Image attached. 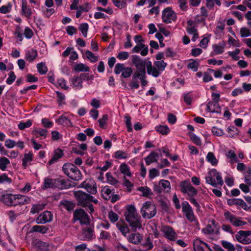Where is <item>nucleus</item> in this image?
<instances>
[{
	"label": "nucleus",
	"mask_w": 251,
	"mask_h": 251,
	"mask_svg": "<svg viewBox=\"0 0 251 251\" xmlns=\"http://www.w3.org/2000/svg\"><path fill=\"white\" fill-rule=\"evenodd\" d=\"M116 226L124 236H126L129 232V228L127 225L123 221H120L116 224Z\"/></svg>",
	"instance_id": "30"
},
{
	"label": "nucleus",
	"mask_w": 251,
	"mask_h": 251,
	"mask_svg": "<svg viewBox=\"0 0 251 251\" xmlns=\"http://www.w3.org/2000/svg\"><path fill=\"white\" fill-rule=\"evenodd\" d=\"M222 245L223 247L228 251H235V248L233 245L226 241H222Z\"/></svg>",
	"instance_id": "57"
},
{
	"label": "nucleus",
	"mask_w": 251,
	"mask_h": 251,
	"mask_svg": "<svg viewBox=\"0 0 251 251\" xmlns=\"http://www.w3.org/2000/svg\"><path fill=\"white\" fill-rule=\"evenodd\" d=\"M159 184L162 187L163 191L164 192H169L171 190L170 183L167 180H161L159 181Z\"/></svg>",
	"instance_id": "44"
},
{
	"label": "nucleus",
	"mask_w": 251,
	"mask_h": 251,
	"mask_svg": "<svg viewBox=\"0 0 251 251\" xmlns=\"http://www.w3.org/2000/svg\"><path fill=\"white\" fill-rule=\"evenodd\" d=\"M87 58L93 63L96 62L99 60V57L96 56L95 54L89 50H87L85 52Z\"/></svg>",
	"instance_id": "54"
},
{
	"label": "nucleus",
	"mask_w": 251,
	"mask_h": 251,
	"mask_svg": "<svg viewBox=\"0 0 251 251\" xmlns=\"http://www.w3.org/2000/svg\"><path fill=\"white\" fill-rule=\"evenodd\" d=\"M226 45V42L224 41L217 44H213L212 45L213 51L211 52V54L215 55L223 53L224 52Z\"/></svg>",
	"instance_id": "21"
},
{
	"label": "nucleus",
	"mask_w": 251,
	"mask_h": 251,
	"mask_svg": "<svg viewBox=\"0 0 251 251\" xmlns=\"http://www.w3.org/2000/svg\"><path fill=\"white\" fill-rule=\"evenodd\" d=\"M73 70L75 72H89L90 68L83 63H78L75 65L74 67Z\"/></svg>",
	"instance_id": "37"
},
{
	"label": "nucleus",
	"mask_w": 251,
	"mask_h": 251,
	"mask_svg": "<svg viewBox=\"0 0 251 251\" xmlns=\"http://www.w3.org/2000/svg\"><path fill=\"white\" fill-rule=\"evenodd\" d=\"M146 63L145 60H142L139 56H132V63L136 68V71L133 73L132 76L146 73Z\"/></svg>",
	"instance_id": "6"
},
{
	"label": "nucleus",
	"mask_w": 251,
	"mask_h": 251,
	"mask_svg": "<svg viewBox=\"0 0 251 251\" xmlns=\"http://www.w3.org/2000/svg\"><path fill=\"white\" fill-rule=\"evenodd\" d=\"M226 130L228 133V136L230 137H233L235 135H237L239 133L237 128L233 126H229Z\"/></svg>",
	"instance_id": "52"
},
{
	"label": "nucleus",
	"mask_w": 251,
	"mask_h": 251,
	"mask_svg": "<svg viewBox=\"0 0 251 251\" xmlns=\"http://www.w3.org/2000/svg\"><path fill=\"white\" fill-rule=\"evenodd\" d=\"M202 232L204 234L206 235H212L214 233L218 234L219 233L218 230L215 231L212 226L210 225H207L205 228H203L202 229Z\"/></svg>",
	"instance_id": "49"
},
{
	"label": "nucleus",
	"mask_w": 251,
	"mask_h": 251,
	"mask_svg": "<svg viewBox=\"0 0 251 251\" xmlns=\"http://www.w3.org/2000/svg\"><path fill=\"white\" fill-rule=\"evenodd\" d=\"M146 77V73L137 75L135 76H132V80L129 83V85L132 88L138 89L139 87V82L138 81V79H139L141 81L142 86L144 87L148 84Z\"/></svg>",
	"instance_id": "12"
},
{
	"label": "nucleus",
	"mask_w": 251,
	"mask_h": 251,
	"mask_svg": "<svg viewBox=\"0 0 251 251\" xmlns=\"http://www.w3.org/2000/svg\"><path fill=\"white\" fill-rule=\"evenodd\" d=\"M142 236L139 233H132L128 237L129 242L134 244H138L141 242Z\"/></svg>",
	"instance_id": "35"
},
{
	"label": "nucleus",
	"mask_w": 251,
	"mask_h": 251,
	"mask_svg": "<svg viewBox=\"0 0 251 251\" xmlns=\"http://www.w3.org/2000/svg\"><path fill=\"white\" fill-rule=\"evenodd\" d=\"M36 251H50L48 243L41 241H38L35 244Z\"/></svg>",
	"instance_id": "32"
},
{
	"label": "nucleus",
	"mask_w": 251,
	"mask_h": 251,
	"mask_svg": "<svg viewBox=\"0 0 251 251\" xmlns=\"http://www.w3.org/2000/svg\"><path fill=\"white\" fill-rule=\"evenodd\" d=\"M195 251H212L209 246L200 239H196L193 242Z\"/></svg>",
	"instance_id": "17"
},
{
	"label": "nucleus",
	"mask_w": 251,
	"mask_h": 251,
	"mask_svg": "<svg viewBox=\"0 0 251 251\" xmlns=\"http://www.w3.org/2000/svg\"><path fill=\"white\" fill-rule=\"evenodd\" d=\"M79 187L85 189L90 194L95 195L97 193V184L93 179H85L80 184Z\"/></svg>",
	"instance_id": "13"
},
{
	"label": "nucleus",
	"mask_w": 251,
	"mask_h": 251,
	"mask_svg": "<svg viewBox=\"0 0 251 251\" xmlns=\"http://www.w3.org/2000/svg\"><path fill=\"white\" fill-rule=\"evenodd\" d=\"M9 164L10 161L7 158L5 157L0 158V169L1 171H5L7 168V165Z\"/></svg>",
	"instance_id": "51"
},
{
	"label": "nucleus",
	"mask_w": 251,
	"mask_h": 251,
	"mask_svg": "<svg viewBox=\"0 0 251 251\" xmlns=\"http://www.w3.org/2000/svg\"><path fill=\"white\" fill-rule=\"evenodd\" d=\"M79 29L81 31L83 35L86 37L87 35V31L88 29V25L86 23H83L80 25Z\"/></svg>",
	"instance_id": "63"
},
{
	"label": "nucleus",
	"mask_w": 251,
	"mask_h": 251,
	"mask_svg": "<svg viewBox=\"0 0 251 251\" xmlns=\"http://www.w3.org/2000/svg\"><path fill=\"white\" fill-rule=\"evenodd\" d=\"M224 215L225 219L234 226H241L247 224L246 222L243 220L242 218L237 217L228 211H226Z\"/></svg>",
	"instance_id": "10"
},
{
	"label": "nucleus",
	"mask_w": 251,
	"mask_h": 251,
	"mask_svg": "<svg viewBox=\"0 0 251 251\" xmlns=\"http://www.w3.org/2000/svg\"><path fill=\"white\" fill-rule=\"evenodd\" d=\"M182 212L185 214L187 219L191 222L196 221V217L194 215L192 207L187 201H183L182 203Z\"/></svg>",
	"instance_id": "14"
},
{
	"label": "nucleus",
	"mask_w": 251,
	"mask_h": 251,
	"mask_svg": "<svg viewBox=\"0 0 251 251\" xmlns=\"http://www.w3.org/2000/svg\"><path fill=\"white\" fill-rule=\"evenodd\" d=\"M155 129L157 132L161 133L163 135L167 134L170 131V129L168 127L164 126H156Z\"/></svg>",
	"instance_id": "55"
},
{
	"label": "nucleus",
	"mask_w": 251,
	"mask_h": 251,
	"mask_svg": "<svg viewBox=\"0 0 251 251\" xmlns=\"http://www.w3.org/2000/svg\"><path fill=\"white\" fill-rule=\"evenodd\" d=\"M162 231L165 237L171 241L175 240L177 237L176 233L171 226H164L162 227Z\"/></svg>",
	"instance_id": "19"
},
{
	"label": "nucleus",
	"mask_w": 251,
	"mask_h": 251,
	"mask_svg": "<svg viewBox=\"0 0 251 251\" xmlns=\"http://www.w3.org/2000/svg\"><path fill=\"white\" fill-rule=\"evenodd\" d=\"M63 151L60 148L55 150L52 158L49 161V164L50 165L54 163L58 159L61 158L63 156Z\"/></svg>",
	"instance_id": "26"
},
{
	"label": "nucleus",
	"mask_w": 251,
	"mask_h": 251,
	"mask_svg": "<svg viewBox=\"0 0 251 251\" xmlns=\"http://www.w3.org/2000/svg\"><path fill=\"white\" fill-rule=\"evenodd\" d=\"M12 5L10 3H8L6 5H3L0 7V13L2 14H6L11 11Z\"/></svg>",
	"instance_id": "62"
},
{
	"label": "nucleus",
	"mask_w": 251,
	"mask_h": 251,
	"mask_svg": "<svg viewBox=\"0 0 251 251\" xmlns=\"http://www.w3.org/2000/svg\"><path fill=\"white\" fill-rule=\"evenodd\" d=\"M63 173L70 178L78 180L81 178L82 175L78 168L71 163H65L62 167Z\"/></svg>",
	"instance_id": "3"
},
{
	"label": "nucleus",
	"mask_w": 251,
	"mask_h": 251,
	"mask_svg": "<svg viewBox=\"0 0 251 251\" xmlns=\"http://www.w3.org/2000/svg\"><path fill=\"white\" fill-rule=\"evenodd\" d=\"M73 219L75 221H79L81 225H88L90 223V219L89 215L82 208L76 209L74 211Z\"/></svg>",
	"instance_id": "7"
},
{
	"label": "nucleus",
	"mask_w": 251,
	"mask_h": 251,
	"mask_svg": "<svg viewBox=\"0 0 251 251\" xmlns=\"http://www.w3.org/2000/svg\"><path fill=\"white\" fill-rule=\"evenodd\" d=\"M71 85L75 89H80L82 88V80L80 76L75 75L71 79Z\"/></svg>",
	"instance_id": "28"
},
{
	"label": "nucleus",
	"mask_w": 251,
	"mask_h": 251,
	"mask_svg": "<svg viewBox=\"0 0 251 251\" xmlns=\"http://www.w3.org/2000/svg\"><path fill=\"white\" fill-rule=\"evenodd\" d=\"M227 203L229 205H239L244 209H246L247 205L245 202L242 199H232L227 201Z\"/></svg>",
	"instance_id": "29"
},
{
	"label": "nucleus",
	"mask_w": 251,
	"mask_h": 251,
	"mask_svg": "<svg viewBox=\"0 0 251 251\" xmlns=\"http://www.w3.org/2000/svg\"><path fill=\"white\" fill-rule=\"evenodd\" d=\"M207 110L212 113H220L221 108L218 102L210 101L207 104Z\"/></svg>",
	"instance_id": "25"
},
{
	"label": "nucleus",
	"mask_w": 251,
	"mask_h": 251,
	"mask_svg": "<svg viewBox=\"0 0 251 251\" xmlns=\"http://www.w3.org/2000/svg\"><path fill=\"white\" fill-rule=\"evenodd\" d=\"M137 190L142 192V196L145 197H149L152 195L151 189L147 186L139 187Z\"/></svg>",
	"instance_id": "42"
},
{
	"label": "nucleus",
	"mask_w": 251,
	"mask_h": 251,
	"mask_svg": "<svg viewBox=\"0 0 251 251\" xmlns=\"http://www.w3.org/2000/svg\"><path fill=\"white\" fill-rule=\"evenodd\" d=\"M22 13L27 18H30L32 14L31 9L27 6L26 0H22Z\"/></svg>",
	"instance_id": "31"
},
{
	"label": "nucleus",
	"mask_w": 251,
	"mask_h": 251,
	"mask_svg": "<svg viewBox=\"0 0 251 251\" xmlns=\"http://www.w3.org/2000/svg\"><path fill=\"white\" fill-rule=\"evenodd\" d=\"M114 73L116 75L121 73V77L126 78L132 75L133 69L130 67H126L124 64L117 63L115 66Z\"/></svg>",
	"instance_id": "9"
},
{
	"label": "nucleus",
	"mask_w": 251,
	"mask_h": 251,
	"mask_svg": "<svg viewBox=\"0 0 251 251\" xmlns=\"http://www.w3.org/2000/svg\"><path fill=\"white\" fill-rule=\"evenodd\" d=\"M33 160V153L31 152H29L27 153L24 154V157L22 159V165L25 168L27 166V163L31 162Z\"/></svg>",
	"instance_id": "40"
},
{
	"label": "nucleus",
	"mask_w": 251,
	"mask_h": 251,
	"mask_svg": "<svg viewBox=\"0 0 251 251\" xmlns=\"http://www.w3.org/2000/svg\"><path fill=\"white\" fill-rule=\"evenodd\" d=\"M115 157L118 159H126L127 157V154L126 152L119 150L115 152Z\"/></svg>",
	"instance_id": "60"
},
{
	"label": "nucleus",
	"mask_w": 251,
	"mask_h": 251,
	"mask_svg": "<svg viewBox=\"0 0 251 251\" xmlns=\"http://www.w3.org/2000/svg\"><path fill=\"white\" fill-rule=\"evenodd\" d=\"M154 65L157 68L161 73L167 66V63L163 60L156 61L154 62Z\"/></svg>",
	"instance_id": "48"
},
{
	"label": "nucleus",
	"mask_w": 251,
	"mask_h": 251,
	"mask_svg": "<svg viewBox=\"0 0 251 251\" xmlns=\"http://www.w3.org/2000/svg\"><path fill=\"white\" fill-rule=\"evenodd\" d=\"M74 197L78 205L87 208L90 214L94 211V208L91 202L97 204L98 201L93 196L79 190L74 192Z\"/></svg>",
	"instance_id": "1"
},
{
	"label": "nucleus",
	"mask_w": 251,
	"mask_h": 251,
	"mask_svg": "<svg viewBox=\"0 0 251 251\" xmlns=\"http://www.w3.org/2000/svg\"><path fill=\"white\" fill-rule=\"evenodd\" d=\"M206 160L213 166H216L218 162V160L216 159L214 153L212 152H209L208 153L206 156Z\"/></svg>",
	"instance_id": "45"
},
{
	"label": "nucleus",
	"mask_w": 251,
	"mask_h": 251,
	"mask_svg": "<svg viewBox=\"0 0 251 251\" xmlns=\"http://www.w3.org/2000/svg\"><path fill=\"white\" fill-rule=\"evenodd\" d=\"M161 18L164 23L170 24L176 21L177 16L171 7H167L162 11Z\"/></svg>",
	"instance_id": "8"
},
{
	"label": "nucleus",
	"mask_w": 251,
	"mask_h": 251,
	"mask_svg": "<svg viewBox=\"0 0 251 251\" xmlns=\"http://www.w3.org/2000/svg\"><path fill=\"white\" fill-rule=\"evenodd\" d=\"M102 196L105 200H110L112 191L108 186H105L101 190Z\"/></svg>",
	"instance_id": "43"
},
{
	"label": "nucleus",
	"mask_w": 251,
	"mask_h": 251,
	"mask_svg": "<svg viewBox=\"0 0 251 251\" xmlns=\"http://www.w3.org/2000/svg\"><path fill=\"white\" fill-rule=\"evenodd\" d=\"M181 192L187 194L190 197H193L197 194L198 191L190 183L189 181H184L180 184Z\"/></svg>",
	"instance_id": "11"
},
{
	"label": "nucleus",
	"mask_w": 251,
	"mask_h": 251,
	"mask_svg": "<svg viewBox=\"0 0 251 251\" xmlns=\"http://www.w3.org/2000/svg\"><path fill=\"white\" fill-rule=\"evenodd\" d=\"M37 68L39 73L41 75L46 74L48 72V68L44 62L37 64Z\"/></svg>",
	"instance_id": "50"
},
{
	"label": "nucleus",
	"mask_w": 251,
	"mask_h": 251,
	"mask_svg": "<svg viewBox=\"0 0 251 251\" xmlns=\"http://www.w3.org/2000/svg\"><path fill=\"white\" fill-rule=\"evenodd\" d=\"M146 67L148 75H151L155 77H157L160 75L161 73L155 66L152 65L151 61H148L147 62Z\"/></svg>",
	"instance_id": "22"
},
{
	"label": "nucleus",
	"mask_w": 251,
	"mask_h": 251,
	"mask_svg": "<svg viewBox=\"0 0 251 251\" xmlns=\"http://www.w3.org/2000/svg\"><path fill=\"white\" fill-rule=\"evenodd\" d=\"M46 204L45 203H39L37 204L32 205V208L30 210V213L32 214L38 213L40 211L43 210Z\"/></svg>",
	"instance_id": "39"
},
{
	"label": "nucleus",
	"mask_w": 251,
	"mask_h": 251,
	"mask_svg": "<svg viewBox=\"0 0 251 251\" xmlns=\"http://www.w3.org/2000/svg\"><path fill=\"white\" fill-rule=\"evenodd\" d=\"M251 234L250 230H240L236 235V238L238 242L243 244H249L251 243V238L249 237Z\"/></svg>",
	"instance_id": "16"
},
{
	"label": "nucleus",
	"mask_w": 251,
	"mask_h": 251,
	"mask_svg": "<svg viewBox=\"0 0 251 251\" xmlns=\"http://www.w3.org/2000/svg\"><path fill=\"white\" fill-rule=\"evenodd\" d=\"M187 23L188 26L186 27V30L189 34H192L197 31V28H195V23L194 21L189 20Z\"/></svg>",
	"instance_id": "41"
},
{
	"label": "nucleus",
	"mask_w": 251,
	"mask_h": 251,
	"mask_svg": "<svg viewBox=\"0 0 251 251\" xmlns=\"http://www.w3.org/2000/svg\"><path fill=\"white\" fill-rule=\"evenodd\" d=\"M108 218L111 222L114 223L117 222L119 219V216L117 214L111 211L108 213Z\"/></svg>",
	"instance_id": "64"
},
{
	"label": "nucleus",
	"mask_w": 251,
	"mask_h": 251,
	"mask_svg": "<svg viewBox=\"0 0 251 251\" xmlns=\"http://www.w3.org/2000/svg\"><path fill=\"white\" fill-rule=\"evenodd\" d=\"M56 181V189L60 190L67 189L70 188L72 186L71 184L68 179L55 178Z\"/></svg>",
	"instance_id": "23"
},
{
	"label": "nucleus",
	"mask_w": 251,
	"mask_h": 251,
	"mask_svg": "<svg viewBox=\"0 0 251 251\" xmlns=\"http://www.w3.org/2000/svg\"><path fill=\"white\" fill-rule=\"evenodd\" d=\"M226 155L227 158L230 159V161L232 163H233L234 162H238L236 155L233 151H232V150L228 151H227Z\"/></svg>",
	"instance_id": "56"
},
{
	"label": "nucleus",
	"mask_w": 251,
	"mask_h": 251,
	"mask_svg": "<svg viewBox=\"0 0 251 251\" xmlns=\"http://www.w3.org/2000/svg\"><path fill=\"white\" fill-rule=\"evenodd\" d=\"M82 235L83 240L89 241L95 237L94 232V227L91 226L85 227L83 228L82 231Z\"/></svg>",
	"instance_id": "20"
},
{
	"label": "nucleus",
	"mask_w": 251,
	"mask_h": 251,
	"mask_svg": "<svg viewBox=\"0 0 251 251\" xmlns=\"http://www.w3.org/2000/svg\"><path fill=\"white\" fill-rule=\"evenodd\" d=\"M32 121L30 120H27L26 122H20L18 126L21 130H24L25 128L29 127L31 126Z\"/></svg>",
	"instance_id": "61"
},
{
	"label": "nucleus",
	"mask_w": 251,
	"mask_h": 251,
	"mask_svg": "<svg viewBox=\"0 0 251 251\" xmlns=\"http://www.w3.org/2000/svg\"><path fill=\"white\" fill-rule=\"evenodd\" d=\"M30 201V199L26 196H23L20 194L16 195L15 206L18 205H25L29 203Z\"/></svg>",
	"instance_id": "27"
},
{
	"label": "nucleus",
	"mask_w": 251,
	"mask_h": 251,
	"mask_svg": "<svg viewBox=\"0 0 251 251\" xmlns=\"http://www.w3.org/2000/svg\"><path fill=\"white\" fill-rule=\"evenodd\" d=\"M56 122L60 125L64 126H72L73 124L67 117L64 115L60 116L59 118L56 120Z\"/></svg>",
	"instance_id": "33"
},
{
	"label": "nucleus",
	"mask_w": 251,
	"mask_h": 251,
	"mask_svg": "<svg viewBox=\"0 0 251 251\" xmlns=\"http://www.w3.org/2000/svg\"><path fill=\"white\" fill-rule=\"evenodd\" d=\"M38 53L36 50L31 49L27 51L25 55V59L29 61H33L37 56Z\"/></svg>",
	"instance_id": "36"
},
{
	"label": "nucleus",
	"mask_w": 251,
	"mask_h": 251,
	"mask_svg": "<svg viewBox=\"0 0 251 251\" xmlns=\"http://www.w3.org/2000/svg\"><path fill=\"white\" fill-rule=\"evenodd\" d=\"M112 2L115 6L120 9L124 8L126 5V0H112Z\"/></svg>",
	"instance_id": "58"
},
{
	"label": "nucleus",
	"mask_w": 251,
	"mask_h": 251,
	"mask_svg": "<svg viewBox=\"0 0 251 251\" xmlns=\"http://www.w3.org/2000/svg\"><path fill=\"white\" fill-rule=\"evenodd\" d=\"M53 215L49 211H45L41 213L36 219V222L38 224H44L50 222L52 220Z\"/></svg>",
	"instance_id": "18"
},
{
	"label": "nucleus",
	"mask_w": 251,
	"mask_h": 251,
	"mask_svg": "<svg viewBox=\"0 0 251 251\" xmlns=\"http://www.w3.org/2000/svg\"><path fill=\"white\" fill-rule=\"evenodd\" d=\"M16 195L3 193L0 196V201L8 206H15Z\"/></svg>",
	"instance_id": "15"
},
{
	"label": "nucleus",
	"mask_w": 251,
	"mask_h": 251,
	"mask_svg": "<svg viewBox=\"0 0 251 251\" xmlns=\"http://www.w3.org/2000/svg\"><path fill=\"white\" fill-rule=\"evenodd\" d=\"M41 188L43 190H45L49 188L56 189L55 178L51 179L49 177H46L44 179L43 184Z\"/></svg>",
	"instance_id": "24"
},
{
	"label": "nucleus",
	"mask_w": 251,
	"mask_h": 251,
	"mask_svg": "<svg viewBox=\"0 0 251 251\" xmlns=\"http://www.w3.org/2000/svg\"><path fill=\"white\" fill-rule=\"evenodd\" d=\"M140 212L143 218L150 219L156 215V208L153 203L148 201L144 203Z\"/></svg>",
	"instance_id": "5"
},
{
	"label": "nucleus",
	"mask_w": 251,
	"mask_h": 251,
	"mask_svg": "<svg viewBox=\"0 0 251 251\" xmlns=\"http://www.w3.org/2000/svg\"><path fill=\"white\" fill-rule=\"evenodd\" d=\"M205 180L207 183L215 187L218 185L222 186L224 184L221 174L215 169L209 171L208 176L205 177Z\"/></svg>",
	"instance_id": "4"
},
{
	"label": "nucleus",
	"mask_w": 251,
	"mask_h": 251,
	"mask_svg": "<svg viewBox=\"0 0 251 251\" xmlns=\"http://www.w3.org/2000/svg\"><path fill=\"white\" fill-rule=\"evenodd\" d=\"M47 130L46 129L38 128L35 129L33 133L36 137H43L45 138L47 134Z\"/></svg>",
	"instance_id": "47"
},
{
	"label": "nucleus",
	"mask_w": 251,
	"mask_h": 251,
	"mask_svg": "<svg viewBox=\"0 0 251 251\" xmlns=\"http://www.w3.org/2000/svg\"><path fill=\"white\" fill-rule=\"evenodd\" d=\"M158 157V154L154 151L151 152L146 158L145 162L147 165H150L153 162H156Z\"/></svg>",
	"instance_id": "34"
},
{
	"label": "nucleus",
	"mask_w": 251,
	"mask_h": 251,
	"mask_svg": "<svg viewBox=\"0 0 251 251\" xmlns=\"http://www.w3.org/2000/svg\"><path fill=\"white\" fill-rule=\"evenodd\" d=\"M189 136L190 138L191 141L198 146H201V139L198 137L194 133L191 132L189 134Z\"/></svg>",
	"instance_id": "53"
},
{
	"label": "nucleus",
	"mask_w": 251,
	"mask_h": 251,
	"mask_svg": "<svg viewBox=\"0 0 251 251\" xmlns=\"http://www.w3.org/2000/svg\"><path fill=\"white\" fill-rule=\"evenodd\" d=\"M119 169L121 173L125 176H127L130 177L132 176L129 167L126 163L121 164Z\"/></svg>",
	"instance_id": "38"
},
{
	"label": "nucleus",
	"mask_w": 251,
	"mask_h": 251,
	"mask_svg": "<svg viewBox=\"0 0 251 251\" xmlns=\"http://www.w3.org/2000/svg\"><path fill=\"white\" fill-rule=\"evenodd\" d=\"M126 221L131 227L132 230L136 231L138 228L142 227L141 217L138 216L135 207L129 205L124 214Z\"/></svg>",
	"instance_id": "2"
},
{
	"label": "nucleus",
	"mask_w": 251,
	"mask_h": 251,
	"mask_svg": "<svg viewBox=\"0 0 251 251\" xmlns=\"http://www.w3.org/2000/svg\"><path fill=\"white\" fill-rule=\"evenodd\" d=\"M49 229L48 227L44 226L36 225L32 227V230L33 231L38 232L43 234L46 233Z\"/></svg>",
	"instance_id": "46"
},
{
	"label": "nucleus",
	"mask_w": 251,
	"mask_h": 251,
	"mask_svg": "<svg viewBox=\"0 0 251 251\" xmlns=\"http://www.w3.org/2000/svg\"><path fill=\"white\" fill-rule=\"evenodd\" d=\"M199 66V62L196 60H192L187 65V68L193 70L194 72H196L198 70Z\"/></svg>",
	"instance_id": "59"
}]
</instances>
